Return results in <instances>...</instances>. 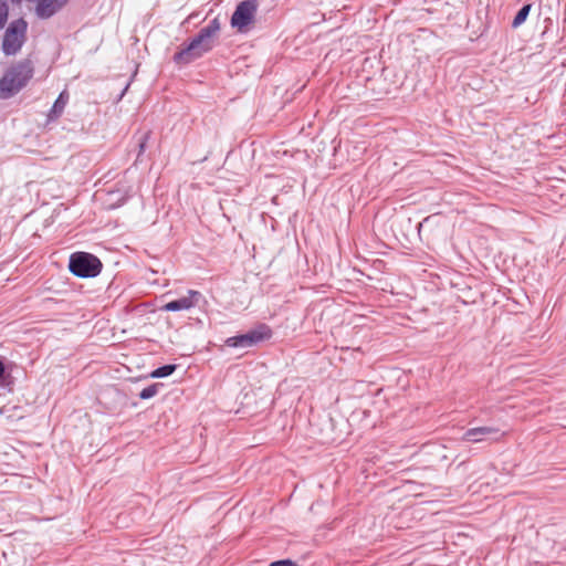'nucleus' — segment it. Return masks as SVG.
Returning a JSON list of instances; mask_svg holds the SVG:
<instances>
[{
  "label": "nucleus",
  "instance_id": "obj_1",
  "mask_svg": "<svg viewBox=\"0 0 566 566\" xmlns=\"http://www.w3.org/2000/svg\"><path fill=\"white\" fill-rule=\"evenodd\" d=\"M220 31V22L212 19L206 27L200 29L197 35L181 50L175 53L174 61L177 64H189L212 50L214 38Z\"/></svg>",
  "mask_w": 566,
  "mask_h": 566
},
{
  "label": "nucleus",
  "instance_id": "obj_2",
  "mask_svg": "<svg viewBox=\"0 0 566 566\" xmlns=\"http://www.w3.org/2000/svg\"><path fill=\"white\" fill-rule=\"evenodd\" d=\"M34 66L25 59L12 64L0 78V99H8L23 90L33 77Z\"/></svg>",
  "mask_w": 566,
  "mask_h": 566
},
{
  "label": "nucleus",
  "instance_id": "obj_3",
  "mask_svg": "<svg viewBox=\"0 0 566 566\" xmlns=\"http://www.w3.org/2000/svg\"><path fill=\"white\" fill-rule=\"evenodd\" d=\"M101 260L88 252H74L70 256L69 269L78 277H95L102 271Z\"/></svg>",
  "mask_w": 566,
  "mask_h": 566
},
{
  "label": "nucleus",
  "instance_id": "obj_4",
  "mask_svg": "<svg viewBox=\"0 0 566 566\" xmlns=\"http://www.w3.org/2000/svg\"><path fill=\"white\" fill-rule=\"evenodd\" d=\"M27 28L28 24L22 18L9 24L2 39V51L7 56L15 55L22 49Z\"/></svg>",
  "mask_w": 566,
  "mask_h": 566
},
{
  "label": "nucleus",
  "instance_id": "obj_5",
  "mask_svg": "<svg viewBox=\"0 0 566 566\" xmlns=\"http://www.w3.org/2000/svg\"><path fill=\"white\" fill-rule=\"evenodd\" d=\"M272 335L271 328L261 324L256 328L249 331L245 334L229 337L226 344L229 347L247 348L256 345L258 343L269 339Z\"/></svg>",
  "mask_w": 566,
  "mask_h": 566
},
{
  "label": "nucleus",
  "instance_id": "obj_6",
  "mask_svg": "<svg viewBox=\"0 0 566 566\" xmlns=\"http://www.w3.org/2000/svg\"><path fill=\"white\" fill-rule=\"evenodd\" d=\"M258 10L255 0H244L240 2L231 15V25L239 31H243L254 19Z\"/></svg>",
  "mask_w": 566,
  "mask_h": 566
},
{
  "label": "nucleus",
  "instance_id": "obj_7",
  "mask_svg": "<svg viewBox=\"0 0 566 566\" xmlns=\"http://www.w3.org/2000/svg\"><path fill=\"white\" fill-rule=\"evenodd\" d=\"M70 0H29L34 3V13L41 20H49L57 14Z\"/></svg>",
  "mask_w": 566,
  "mask_h": 566
},
{
  "label": "nucleus",
  "instance_id": "obj_8",
  "mask_svg": "<svg viewBox=\"0 0 566 566\" xmlns=\"http://www.w3.org/2000/svg\"><path fill=\"white\" fill-rule=\"evenodd\" d=\"M202 298L200 292L195 290H189L186 296H182L178 300L170 301L163 306V311L166 312H178V311H187L199 303V300Z\"/></svg>",
  "mask_w": 566,
  "mask_h": 566
},
{
  "label": "nucleus",
  "instance_id": "obj_9",
  "mask_svg": "<svg viewBox=\"0 0 566 566\" xmlns=\"http://www.w3.org/2000/svg\"><path fill=\"white\" fill-rule=\"evenodd\" d=\"M502 434L500 430L493 427H478L464 432L462 440L468 442H482L485 440L496 441Z\"/></svg>",
  "mask_w": 566,
  "mask_h": 566
},
{
  "label": "nucleus",
  "instance_id": "obj_10",
  "mask_svg": "<svg viewBox=\"0 0 566 566\" xmlns=\"http://www.w3.org/2000/svg\"><path fill=\"white\" fill-rule=\"evenodd\" d=\"M69 96L65 92L60 93L57 98L55 99L53 106L51 107L48 117L50 120L56 119L60 117L67 104Z\"/></svg>",
  "mask_w": 566,
  "mask_h": 566
},
{
  "label": "nucleus",
  "instance_id": "obj_11",
  "mask_svg": "<svg viewBox=\"0 0 566 566\" xmlns=\"http://www.w3.org/2000/svg\"><path fill=\"white\" fill-rule=\"evenodd\" d=\"M531 7L532 6L530 3L528 4H524L517 11V13L515 14V17L513 19V22H512V27L514 29L518 28L520 25H522L526 21L527 17L530 14V11H531Z\"/></svg>",
  "mask_w": 566,
  "mask_h": 566
},
{
  "label": "nucleus",
  "instance_id": "obj_12",
  "mask_svg": "<svg viewBox=\"0 0 566 566\" xmlns=\"http://www.w3.org/2000/svg\"><path fill=\"white\" fill-rule=\"evenodd\" d=\"M177 366L174 364L164 365L161 367L156 368L151 371L150 377L151 378H164L170 376L175 370Z\"/></svg>",
  "mask_w": 566,
  "mask_h": 566
},
{
  "label": "nucleus",
  "instance_id": "obj_13",
  "mask_svg": "<svg viewBox=\"0 0 566 566\" xmlns=\"http://www.w3.org/2000/svg\"><path fill=\"white\" fill-rule=\"evenodd\" d=\"M161 384H151L148 387L144 388L139 392V398L143 400L150 399L155 397L158 394L159 388L161 387Z\"/></svg>",
  "mask_w": 566,
  "mask_h": 566
},
{
  "label": "nucleus",
  "instance_id": "obj_14",
  "mask_svg": "<svg viewBox=\"0 0 566 566\" xmlns=\"http://www.w3.org/2000/svg\"><path fill=\"white\" fill-rule=\"evenodd\" d=\"M9 15V7L6 0H0V30L6 25Z\"/></svg>",
  "mask_w": 566,
  "mask_h": 566
},
{
  "label": "nucleus",
  "instance_id": "obj_15",
  "mask_svg": "<svg viewBox=\"0 0 566 566\" xmlns=\"http://www.w3.org/2000/svg\"><path fill=\"white\" fill-rule=\"evenodd\" d=\"M9 375L7 374L6 366L3 361L0 359V386L7 384V378Z\"/></svg>",
  "mask_w": 566,
  "mask_h": 566
},
{
  "label": "nucleus",
  "instance_id": "obj_16",
  "mask_svg": "<svg viewBox=\"0 0 566 566\" xmlns=\"http://www.w3.org/2000/svg\"><path fill=\"white\" fill-rule=\"evenodd\" d=\"M269 566H297V565L291 559H281V560L272 562Z\"/></svg>",
  "mask_w": 566,
  "mask_h": 566
},
{
  "label": "nucleus",
  "instance_id": "obj_17",
  "mask_svg": "<svg viewBox=\"0 0 566 566\" xmlns=\"http://www.w3.org/2000/svg\"><path fill=\"white\" fill-rule=\"evenodd\" d=\"M145 145L144 143H140L139 144V154L143 153L145 150Z\"/></svg>",
  "mask_w": 566,
  "mask_h": 566
},
{
  "label": "nucleus",
  "instance_id": "obj_18",
  "mask_svg": "<svg viewBox=\"0 0 566 566\" xmlns=\"http://www.w3.org/2000/svg\"><path fill=\"white\" fill-rule=\"evenodd\" d=\"M146 139H147V136L142 137L138 142L145 143V142H146Z\"/></svg>",
  "mask_w": 566,
  "mask_h": 566
}]
</instances>
